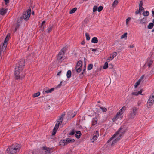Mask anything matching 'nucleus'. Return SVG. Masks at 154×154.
<instances>
[{"label": "nucleus", "instance_id": "f257e3e1", "mask_svg": "<svg viewBox=\"0 0 154 154\" xmlns=\"http://www.w3.org/2000/svg\"><path fill=\"white\" fill-rule=\"evenodd\" d=\"M25 66V61L23 59H21L18 63V65H16L15 67V72L14 75L16 79H18L20 78L19 74L20 72L23 70Z\"/></svg>", "mask_w": 154, "mask_h": 154}, {"label": "nucleus", "instance_id": "f03ea898", "mask_svg": "<svg viewBox=\"0 0 154 154\" xmlns=\"http://www.w3.org/2000/svg\"><path fill=\"white\" fill-rule=\"evenodd\" d=\"M20 148V146L19 144H12L7 149V152L9 153L14 154L19 152Z\"/></svg>", "mask_w": 154, "mask_h": 154}, {"label": "nucleus", "instance_id": "7ed1b4c3", "mask_svg": "<svg viewBox=\"0 0 154 154\" xmlns=\"http://www.w3.org/2000/svg\"><path fill=\"white\" fill-rule=\"evenodd\" d=\"M125 132V130L122 127H120L117 132L114 134L107 141V143H109L110 141H111L117 135H120L121 136H122V135L124 134Z\"/></svg>", "mask_w": 154, "mask_h": 154}, {"label": "nucleus", "instance_id": "20e7f679", "mask_svg": "<svg viewBox=\"0 0 154 154\" xmlns=\"http://www.w3.org/2000/svg\"><path fill=\"white\" fill-rule=\"evenodd\" d=\"M31 12V9H28L26 11L23 12L22 17V18H23L25 21H27L28 20L30 17Z\"/></svg>", "mask_w": 154, "mask_h": 154}, {"label": "nucleus", "instance_id": "39448f33", "mask_svg": "<svg viewBox=\"0 0 154 154\" xmlns=\"http://www.w3.org/2000/svg\"><path fill=\"white\" fill-rule=\"evenodd\" d=\"M154 103V92L150 95L148 100L147 107L148 108L152 106Z\"/></svg>", "mask_w": 154, "mask_h": 154}, {"label": "nucleus", "instance_id": "423d86ee", "mask_svg": "<svg viewBox=\"0 0 154 154\" xmlns=\"http://www.w3.org/2000/svg\"><path fill=\"white\" fill-rule=\"evenodd\" d=\"M138 109L136 107H134L132 108V111H131L129 115V119H134L136 114L137 113Z\"/></svg>", "mask_w": 154, "mask_h": 154}, {"label": "nucleus", "instance_id": "0eeeda50", "mask_svg": "<svg viewBox=\"0 0 154 154\" xmlns=\"http://www.w3.org/2000/svg\"><path fill=\"white\" fill-rule=\"evenodd\" d=\"M66 51V49L65 48H63L61 49L58 55L57 59L58 60H60L63 57Z\"/></svg>", "mask_w": 154, "mask_h": 154}, {"label": "nucleus", "instance_id": "6e6552de", "mask_svg": "<svg viewBox=\"0 0 154 154\" xmlns=\"http://www.w3.org/2000/svg\"><path fill=\"white\" fill-rule=\"evenodd\" d=\"M8 40H9L8 38H5L4 40V43L3 44V46H2V48L3 49H4L5 50L6 49L7 45V42H8Z\"/></svg>", "mask_w": 154, "mask_h": 154}, {"label": "nucleus", "instance_id": "1a4fd4ad", "mask_svg": "<svg viewBox=\"0 0 154 154\" xmlns=\"http://www.w3.org/2000/svg\"><path fill=\"white\" fill-rule=\"evenodd\" d=\"M75 141V140L73 139L67 138L66 140V142L67 143V145L69 143H72Z\"/></svg>", "mask_w": 154, "mask_h": 154}, {"label": "nucleus", "instance_id": "9d476101", "mask_svg": "<svg viewBox=\"0 0 154 154\" xmlns=\"http://www.w3.org/2000/svg\"><path fill=\"white\" fill-rule=\"evenodd\" d=\"M65 141L66 140H61L59 143V145L61 146H63L65 145H66L67 143Z\"/></svg>", "mask_w": 154, "mask_h": 154}, {"label": "nucleus", "instance_id": "9b49d317", "mask_svg": "<svg viewBox=\"0 0 154 154\" xmlns=\"http://www.w3.org/2000/svg\"><path fill=\"white\" fill-rule=\"evenodd\" d=\"M97 117H95V118H93L92 121V126L95 125L97 123Z\"/></svg>", "mask_w": 154, "mask_h": 154}, {"label": "nucleus", "instance_id": "f8f14e48", "mask_svg": "<svg viewBox=\"0 0 154 154\" xmlns=\"http://www.w3.org/2000/svg\"><path fill=\"white\" fill-rule=\"evenodd\" d=\"M7 12V10L4 8H2L0 10V14L4 15Z\"/></svg>", "mask_w": 154, "mask_h": 154}, {"label": "nucleus", "instance_id": "ddd939ff", "mask_svg": "<svg viewBox=\"0 0 154 154\" xmlns=\"http://www.w3.org/2000/svg\"><path fill=\"white\" fill-rule=\"evenodd\" d=\"M65 113L64 112L63 113L61 116L57 120H59V121L60 122L61 124L62 123V121H63V118L65 116Z\"/></svg>", "mask_w": 154, "mask_h": 154}, {"label": "nucleus", "instance_id": "4468645a", "mask_svg": "<svg viewBox=\"0 0 154 154\" xmlns=\"http://www.w3.org/2000/svg\"><path fill=\"white\" fill-rule=\"evenodd\" d=\"M60 123H61L59 121V120H57V122L55 124L54 128L53 129H55L56 130H57L59 128V125Z\"/></svg>", "mask_w": 154, "mask_h": 154}, {"label": "nucleus", "instance_id": "2eb2a0df", "mask_svg": "<svg viewBox=\"0 0 154 154\" xmlns=\"http://www.w3.org/2000/svg\"><path fill=\"white\" fill-rule=\"evenodd\" d=\"M123 112L122 111V110H120L117 113L116 116H115V119H118V116L119 115H121L123 114Z\"/></svg>", "mask_w": 154, "mask_h": 154}, {"label": "nucleus", "instance_id": "dca6fc26", "mask_svg": "<svg viewBox=\"0 0 154 154\" xmlns=\"http://www.w3.org/2000/svg\"><path fill=\"white\" fill-rule=\"evenodd\" d=\"M75 136L77 138H79L81 135V133L80 131H78L76 132V133L75 134Z\"/></svg>", "mask_w": 154, "mask_h": 154}, {"label": "nucleus", "instance_id": "f3484780", "mask_svg": "<svg viewBox=\"0 0 154 154\" xmlns=\"http://www.w3.org/2000/svg\"><path fill=\"white\" fill-rule=\"evenodd\" d=\"M53 28V25H50L49 26V27L48 28L47 31L48 33H49L51 32V31L52 29Z\"/></svg>", "mask_w": 154, "mask_h": 154}, {"label": "nucleus", "instance_id": "a211bd4d", "mask_svg": "<svg viewBox=\"0 0 154 154\" xmlns=\"http://www.w3.org/2000/svg\"><path fill=\"white\" fill-rule=\"evenodd\" d=\"M98 41L97 38L96 37H94L92 38L91 42L93 43H96Z\"/></svg>", "mask_w": 154, "mask_h": 154}, {"label": "nucleus", "instance_id": "6ab92c4d", "mask_svg": "<svg viewBox=\"0 0 154 154\" xmlns=\"http://www.w3.org/2000/svg\"><path fill=\"white\" fill-rule=\"evenodd\" d=\"M146 18H143L140 20V23L142 24H144L146 26Z\"/></svg>", "mask_w": 154, "mask_h": 154}, {"label": "nucleus", "instance_id": "aec40b11", "mask_svg": "<svg viewBox=\"0 0 154 154\" xmlns=\"http://www.w3.org/2000/svg\"><path fill=\"white\" fill-rule=\"evenodd\" d=\"M81 68V67L79 66L77 67V66H76L75 67V69L76 72L78 73L80 72L82 70Z\"/></svg>", "mask_w": 154, "mask_h": 154}, {"label": "nucleus", "instance_id": "412c9836", "mask_svg": "<svg viewBox=\"0 0 154 154\" xmlns=\"http://www.w3.org/2000/svg\"><path fill=\"white\" fill-rule=\"evenodd\" d=\"M82 62L81 60H79V61L78 62L76 66H77V67H78L79 66L82 67Z\"/></svg>", "mask_w": 154, "mask_h": 154}, {"label": "nucleus", "instance_id": "4be33fe9", "mask_svg": "<svg viewBox=\"0 0 154 154\" xmlns=\"http://www.w3.org/2000/svg\"><path fill=\"white\" fill-rule=\"evenodd\" d=\"M71 72L70 70H69L67 71L66 74V76L68 78H69L71 77Z\"/></svg>", "mask_w": 154, "mask_h": 154}, {"label": "nucleus", "instance_id": "5701e85b", "mask_svg": "<svg viewBox=\"0 0 154 154\" xmlns=\"http://www.w3.org/2000/svg\"><path fill=\"white\" fill-rule=\"evenodd\" d=\"M153 61L152 60H150L148 62V66L149 68H150L152 66V65L153 63Z\"/></svg>", "mask_w": 154, "mask_h": 154}, {"label": "nucleus", "instance_id": "b1692460", "mask_svg": "<svg viewBox=\"0 0 154 154\" xmlns=\"http://www.w3.org/2000/svg\"><path fill=\"white\" fill-rule=\"evenodd\" d=\"M77 9V8L76 7L73 8H72V10H70V11L69 12V13L70 14H72L74 13V12H75L76 11Z\"/></svg>", "mask_w": 154, "mask_h": 154}, {"label": "nucleus", "instance_id": "393cba45", "mask_svg": "<svg viewBox=\"0 0 154 154\" xmlns=\"http://www.w3.org/2000/svg\"><path fill=\"white\" fill-rule=\"evenodd\" d=\"M97 136L94 135L93 137L91 139V140L92 142H94L95 140L97 139Z\"/></svg>", "mask_w": 154, "mask_h": 154}, {"label": "nucleus", "instance_id": "a878e982", "mask_svg": "<svg viewBox=\"0 0 154 154\" xmlns=\"http://www.w3.org/2000/svg\"><path fill=\"white\" fill-rule=\"evenodd\" d=\"M52 148L48 147L46 150L48 151V153L50 154L53 152V151H52Z\"/></svg>", "mask_w": 154, "mask_h": 154}, {"label": "nucleus", "instance_id": "bb28decb", "mask_svg": "<svg viewBox=\"0 0 154 154\" xmlns=\"http://www.w3.org/2000/svg\"><path fill=\"white\" fill-rule=\"evenodd\" d=\"M149 12L148 11H146L145 12H144L143 13V14L144 16H148L149 15Z\"/></svg>", "mask_w": 154, "mask_h": 154}, {"label": "nucleus", "instance_id": "cd10ccee", "mask_svg": "<svg viewBox=\"0 0 154 154\" xmlns=\"http://www.w3.org/2000/svg\"><path fill=\"white\" fill-rule=\"evenodd\" d=\"M93 66V65L92 64H89L87 68L89 70H91L92 69Z\"/></svg>", "mask_w": 154, "mask_h": 154}, {"label": "nucleus", "instance_id": "c85d7f7f", "mask_svg": "<svg viewBox=\"0 0 154 154\" xmlns=\"http://www.w3.org/2000/svg\"><path fill=\"white\" fill-rule=\"evenodd\" d=\"M153 25H154L153 23H150L148 26V28L149 29H151L152 28Z\"/></svg>", "mask_w": 154, "mask_h": 154}, {"label": "nucleus", "instance_id": "c756f323", "mask_svg": "<svg viewBox=\"0 0 154 154\" xmlns=\"http://www.w3.org/2000/svg\"><path fill=\"white\" fill-rule=\"evenodd\" d=\"M108 67V63L107 62H106L105 63L104 66H103V68L104 69H106Z\"/></svg>", "mask_w": 154, "mask_h": 154}, {"label": "nucleus", "instance_id": "7c9ffc66", "mask_svg": "<svg viewBox=\"0 0 154 154\" xmlns=\"http://www.w3.org/2000/svg\"><path fill=\"white\" fill-rule=\"evenodd\" d=\"M40 93L39 92H38L37 93H35L33 95V97H37L38 96H39L40 95Z\"/></svg>", "mask_w": 154, "mask_h": 154}, {"label": "nucleus", "instance_id": "2f4dec72", "mask_svg": "<svg viewBox=\"0 0 154 154\" xmlns=\"http://www.w3.org/2000/svg\"><path fill=\"white\" fill-rule=\"evenodd\" d=\"M54 90V88H52L46 91H45V93H51Z\"/></svg>", "mask_w": 154, "mask_h": 154}, {"label": "nucleus", "instance_id": "473e14b6", "mask_svg": "<svg viewBox=\"0 0 154 154\" xmlns=\"http://www.w3.org/2000/svg\"><path fill=\"white\" fill-rule=\"evenodd\" d=\"M140 81H138L134 85V87L135 88H136L137 86L140 85Z\"/></svg>", "mask_w": 154, "mask_h": 154}, {"label": "nucleus", "instance_id": "72a5a7b5", "mask_svg": "<svg viewBox=\"0 0 154 154\" xmlns=\"http://www.w3.org/2000/svg\"><path fill=\"white\" fill-rule=\"evenodd\" d=\"M85 36L86 37V40H89L90 39V37L89 36V35L88 33H85Z\"/></svg>", "mask_w": 154, "mask_h": 154}, {"label": "nucleus", "instance_id": "f704fd0d", "mask_svg": "<svg viewBox=\"0 0 154 154\" xmlns=\"http://www.w3.org/2000/svg\"><path fill=\"white\" fill-rule=\"evenodd\" d=\"M127 33H125L123 35H122L121 37V39L124 38L125 37H127Z\"/></svg>", "mask_w": 154, "mask_h": 154}, {"label": "nucleus", "instance_id": "c9c22d12", "mask_svg": "<svg viewBox=\"0 0 154 154\" xmlns=\"http://www.w3.org/2000/svg\"><path fill=\"white\" fill-rule=\"evenodd\" d=\"M75 131L74 129H72L70 132L69 133V135H72L74 134Z\"/></svg>", "mask_w": 154, "mask_h": 154}, {"label": "nucleus", "instance_id": "e433bc0d", "mask_svg": "<svg viewBox=\"0 0 154 154\" xmlns=\"http://www.w3.org/2000/svg\"><path fill=\"white\" fill-rule=\"evenodd\" d=\"M118 3V1L115 0L114 1L112 4V6L113 7H115Z\"/></svg>", "mask_w": 154, "mask_h": 154}, {"label": "nucleus", "instance_id": "4c0bfd02", "mask_svg": "<svg viewBox=\"0 0 154 154\" xmlns=\"http://www.w3.org/2000/svg\"><path fill=\"white\" fill-rule=\"evenodd\" d=\"M100 108L102 110L103 112H106L107 111V109L105 107H100Z\"/></svg>", "mask_w": 154, "mask_h": 154}, {"label": "nucleus", "instance_id": "58836bf2", "mask_svg": "<svg viewBox=\"0 0 154 154\" xmlns=\"http://www.w3.org/2000/svg\"><path fill=\"white\" fill-rule=\"evenodd\" d=\"M117 54V53L116 52H115L113 53V54L112 55V58L111 59L112 60L114 58Z\"/></svg>", "mask_w": 154, "mask_h": 154}, {"label": "nucleus", "instance_id": "ea45409f", "mask_svg": "<svg viewBox=\"0 0 154 154\" xmlns=\"http://www.w3.org/2000/svg\"><path fill=\"white\" fill-rule=\"evenodd\" d=\"M103 9V7L101 6H100L97 9V10L98 12L101 11Z\"/></svg>", "mask_w": 154, "mask_h": 154}, {"label": "nucleus", "instance_id": "a19ab883", "mask_svg": "<svg viewBox=\"0 0 154 154\" xmlns=\"http://www.w3.org/2000/svg\"><path fill=\"white\" fill-rule=\"evenodd\" d=\"M130 17H128L126 20V24L127 25H128V22L131 20Z\"/></svg>", "mask_w": 154, "mask_h": 154}, {"label": "nucleus", "instance_id": "79ce46f5", "mask_svg": "<svg viewBox=\"0 0 154 154\" xmlns=\"http://www.w3.org/2000/svg\"><path fill=\"white\" fill-rule=\"evenodd\" d=\"M97 7L96 6H94L93 8V11L94 12H95L96 11H97Z\"/></svg>", "mask_w": 154, "mask_h": 154}, {"label": "nucleus", "instance_id": "37998d69", "mask_svg": "<svg viewBox=\"0 0 154 154\" xmlns=\"http://www.w3.org/2000/svg\"><path fill=\"white\" fill-rule=\"evenodd\" d=\"M85 75V72H82L81 75H80V77L81 78H82L84 75Z\"/></svg>", "mask_w": 154, "mask_h": 154}, {"label": "nucleus", "instance_id": "c03bdc74", "mask_svg": "<svg viewBox=\"0 0 154 154\" xmlns=\"http://www.w3.org/2000/svg\"><path fill=\"white\" fill-rule=\"evenodd\" d=\"M138 94L137 92H134L132 93L131 95H132L137 96L138 95Z\"/></svg>", "mask_w": 154, "mask_h": 154}, {"label": "nucleus", "instance_id": "a18cd8bd", "mask_svg": "<svg viewBox=\"0 0 154 154\" xmlns=\"http://www.w3.org/2000/svg\"><path fill=\"white\" fill-rule=\"evenodd\" d=\"M126 107L124 106L121 109V110L124 112L126 109Z\"/></svg>", "mask_w": 154, "mask_h": 154}, {"label": "nucleus", "instance_id": "49530a36", "mask_svg": "<svg viewBox=\"0 0 154 154\" xmlns=\"http://www.w3.org/2000/svg\"><path fill=\"white\" fill-rule=\"evenodd\" d=\"M108 67L110 69H112L113 67V66L112 64H109Z\"/></svg>", "mask_w": 154, "mask_h": 154}, {"label": "nucleus", "instance_id": "de8ad7c7", "mask_svg": "<svg viewBox=\"0 0 154 154\" xmlns=\"http://www.w3.org/2000/svg\"><path fill=\"white\" fill-rule=\"evenodd\" d=\"M119 136H118L117 138L116 139V140L117 141H118L119 140L122 138V136H121L120 135H119Z\"/></svg>", "mask_w": 154, "mask_h": 154}, {"label": "nucleus", "instance_id": "09e8293b", "mask_svg": "<svg viewBox=\"0 0 154 154\" xmlns=\"http://www.w3.org/2000/svg\"><path fill=\"white\" fill-rule=\"evenodd\" d=\"M117 141L116 139V140H114L112 141V144H111V146H113L114 145V144L116 143Z\"/></svg>", "mask_w": 154, "mask_h": 154}, {"label": "nucleus", "instance_id": "8fccbe9b", "mask_svg": "<svg viewBox=\"0 0 154 154\" xmlns=\"http://www.w3.org/2000/svg\"><path fill=\"white\" fill-rule=\"evenodd\" d=\"M57 131V130L53 129L52 133V135H54L56 132Z\"/></svg>", "mask_w": 154, "mask_h": 154}, {"label": "nucleus", "instance_id": "3c124183", "mask_svg": "<svg viewBox=\"0 0 154 154\" xmlns=\"http://www.w3.org/2000/svg\"><path fill=\"white\" fill-rule=\"evenodd\" d=\"M23 20V18L22 17H20L19 19H18L17 20V22L18 23H20L22 20Z\"/></svg>", "mask_w": 154, "mask_h": 154}, {"label": "nucleus", "instance_id": "603ef678", "mask_svg": "<svg viewBox=\"0 0 154 154\" xmlns=\"http://www.w3.org/2000/svg\"><path fill=\"white\" fill-rule=\"evenodd\" d=\"M33 152L32 150H29V151L26 154H33Z\"/></svg>", "mask_w": 154, "mask_h": 154}, {"label": "nucleus", "instance_id": "864d4df0", "mask_svg": "<svg viewBox=\"0 0 154 154\" xmlns=\"http://www.w3.org/2000/svg\"><path fill=\"white\" fill-rule=\"evenodd\" d=\"M96 136L98 137L99 135V132L98 131H96L95 133V135Z\"/></svg>", "mask_w": 154, "mask_h": 154}, {"label": "nucleus", "instance_id": "5fc2aeb1", "mask_svg": "<svg viewBox=\"0 0 154 154\" xmlns=\"http://www.w3.org/2000/svg\"><path fill=\"white\" fill-rule=\"evenodd\" d=\"M143 5V3L142 1H140L139 4V7H142Z\"/></svg>", "mask_w": 154, "mask_h": 154}, {"label": "nucleus", "instance_id": "6e6d98bb", "mask_svg": "<svg viewBox=\"0 0 154 154\" xmlns=\"http://www.w3.org/2000/svg\"><path fill=\"white\" fill-rule=\"evenodd\" d=\"M139 11L140 12L142 11L143 10H144V8L142 7H139Z\"/></svg>", "mask_w": 154, "mask_h": 154}, {"label": "nucleus", "instance_id": "4d7b16f0", "mask_svg": "<svg viewBox=\"0 0 154 154\" xmlns=\"http://www.w3.org/2000/svg\"><path fill=\"white\" fill-rule=\"evenodd\" d=\"M144 77V76H142L140 78L138 81H140V82H141L142 80L143 79Z\"/></svg>", "mask_w": 154, "mask_h": 154}, {"label": "nucleus", "instance_id": "13d9d810", "mask_svg": "<svg viewBox=\"0 0 154 154\" xmlns=\"http://www.w3.org/2000/svg\"><path fill=\"white\" fill-rule=\"evenodd\" d=\"M5 4L7 5L9 2V0H4Z\"/></svg>", "mask_w": 154, "mask_h": 154}, {"label": "nucleus", "instance_id": "bf43d9fd", "mask_svg": "<svg viewBox=\"0 0 154 154\" xmlns=\"http://www.w3.org/2000/svg\"><path fill=\"white\" fill-rule=\"evenodd\" d=\"M142 93V90H140L138 92H137V93H138V95L140 94H141V93Z\"/></svg>", "mask_w": 154, "mask_h": 154}, {"label": "nucleus", "instance_id": "052dcab7", "mask_svg": "<svg viewBox=\"0 0 154 154\" xmlns=\"http://www.w3.org/2000/svg\"><path fill=\"white\" fill-rule=\"evenodd\" d=\"M48 147H43L42 148V150H47V148Z\"/></svg>", "mask_w": 154, "mask_h": 154}, {"label": "nucleus", "instance_id": "680f3d73", "mask_svg": "<svg viewBox=\"0 0 154 154\" xmlns=\"http://www.w3.org/2000/svg\"><path fill=\"white\" fill-rule=\"evenodd\" d=\"M62 83V81H61L60 83V84H59L58 85H57V87L58 88H59L60 87V86H61V84Z\"/></svg>", "mask_w": 154, "mask_h": 154}, {"label": "nucleus", "instance_id": "e2e57ef3", "mask_svg": "<svg viewBox=\"0 0 154 154\" xmlns=\"http://www.w3.org/2000/svg\"><path fill=\"white\" fill-rule=\"evenodd\" d=\"M140 11H139V10H137L135 12V14H138L139 13H140Z\"/></svg>", "mask_w": 154, "mask_h": 154}, {"label": "nucleus", "instance_id": "0e129e2a", "mask_svg": "<svg viewBox=\"0 0 154 154\" xmlns=\"http://www.w3.org/2000/svg\"><path fill=\"white\" fill-rule=\"evenodd\" d=\"M10 34H8L7 35L6 37V38H8V39H9V38L10 37Z\"/></svg>", "mask_w": 154, "mask_h": 154}, {"label": "nucleus", "instance_id": "69168bd1", "mask_svg": "<svg viewBox=\"0 0 154 154\" xmlns=\"http://www.w3.org/2000/svg\"><path fill=\"white\" fill-rule=\"evenodd\" d=\"M61 73V71H59L57 73V76H59L60 74Z\"/></svg>", "mask_w": 154, "mask_h": 154}, {"label": "nucleus", "instance_id": "338daca9", "mask_svg": "<svg viewBox=\"0 0 154 154\" xmlns=\"http://www.w3.org/2000/svg\"><path fill=\"white\" fill-rule=\"evenodd\" d=\"M85 43V41L84 40H83V41L81 42V44L82 45H83Z\"/></svg>", "mask_w": 154, "mask_h": 154}, {"label": "nucleus", "instance_id": "774afa93", "mask_svg": "<svg viewBox=\"0 0 154 154\" xmlns=\"http://www.w3.org/2000/svg\"><path fill=\"white\" fill-rule=\"evenodd\" d=\"M152 16L154 17V11L152 10Z\"/></svg>", "mask_w": 154, "mask_h": 154}]
</instances>
